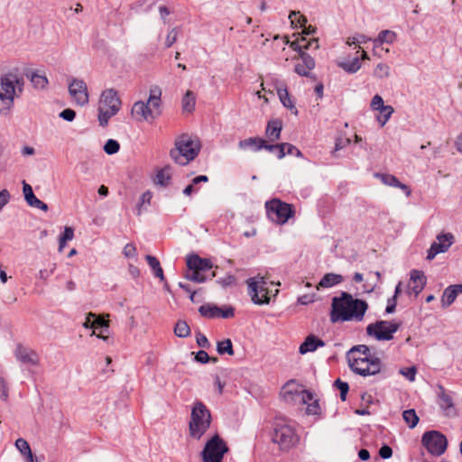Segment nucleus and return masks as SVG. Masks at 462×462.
I'll use <instances>...</instances> for the list:
<instances>
[{"label": "nucleus", "instance_id": "50", "mask_svg": "<svg viewBox=\"0 0 462 462\" xmlns=\"http://www.w3.org/2000/svg\"><path fill=\"white\" fill-rule=\"evenodd\" d=\"M55 269L56 263H51L49 269L45 268L40 270L38 274L39 279L47 280L54 273Z\"/></svg>", "mask_w": 462, "mask_h": 462}, {"label": "nucleus", "instance_id": "36", "mask_svg": "<svg viewBox=\"0 0 462 462\" xmlns=\"http://www.w3.org/2000/svg\"><path fill=\"white\" fill-rule=\"evenodd\" d=\"M174 334L179 337H187L190 335L189 326L184 320H179L174 328Z\"/></svg>", "mask_w": 462, "mask_h": 462}, {"label": "nucleus", "instance_id": "29", "mask_svg": "<svg viewBox=\"0 0 462 462\" xmlns=\"http://www.w3.org/2000/svg\"><path fill=\"white\" fill-rule=\"evenodd\" d=\"M171 179V168L165 166L159 170L154 178V183L162 187H166Z\"/></svg>", "mask_w": 462, "mask_h": 462}, {"label": "nucleus", "instance_id": "15", "mask_svg": "<svg viewBox=\"0 0 462 462\" xmlns=\"http://www.w3.org/2000/svg\"><path fill=\"white\" fill-rule=\"evenodd\" d=\"M69 93L77 105L83 106L88 103V91L84 80L72 79L69 84Z\"/></svg>", "mask_w": 462, "mask_h": 462}, {"label": "nucleus", "instance_id": "45", "mask_svg": "<svg viewBox=\"0 0 462 462\" xmlns=\"http://www.w3.org/2000/svg\"><path fill=\"white\" fill-rule=\"evenodd\" d=\"M23 192L24 195V199L28 204H30L36 198L32 191V186L26 183L24 180L23 181Z\"/></svg>", "mask_w": 462, "mask_h": 462}, {"label": "nucleus", "instance_id": "40", "mask_svg": "<svg viewBox=\"0 0 462 462\" xmlns=\"http://www.w3.org/2000/svg\"><path fill=\"white\" fill-rule=\"evenodd\" d=\"M185 278L189 281L199 283L204 282L206 281L205 275L200 273V271H197L195 269H189V271L185 273Z\"/></svg>", "mask_w": 462, "mask_h": 462}, {"label": "nucleus", "instance_id": "19", "mask_svg": "<svg viewBox=\"0 0 462 462\" xmlns=\"http://www.w3.org/2000/svg\"><path fill=\"white\" fill-rule=\"evenodd\" d=\"M274 89L277 92V95L282 102V104L291 109L294 115L298 114V110L291 102L290 98V95L286 87V84L283 81H281L277 79L273 80Z\"/></svg>", "mask_w": 462, "mask_h": 462}, {"label": "nucleus", "instance_id": "52", "mask_svg": "<svg viewBox=\"0 0 462 462\" xmlns=\"http://www.w3.org/2000/svg\"><path fill=\"white\" fill-rule=\"evenodd\" d=\"M123 254L126 258H134L136 256V247L134 244H127L123 249Z\"/></svg>", "mask_w": 462, "mask_h": 462}, {"label": "nucleus", "instance_id": "41", "mask_svg": "<svg viewBox=\"0 0 462 462\" xmlns=\"http://www.w3.org/2000/svg\"><path fill=\"white\" fill-rule=\"evenodd\" d=\"M420 420L419 416L417 415L414 409H409L406 410V425L413 429L417 426L418 422Z\"/></svg>", "mask_w": 462, "mask_h": 462}, {"label": "nucleus", "instance_id": "43", "mask_svg": "<svg viewBox=\"0 0 462 462\" xmlns=\"http://www.w3.org/2000/svg\"><path fill=\"white\" fill-rule=\"evenodd\" d=\"M116 114H112L111 110L104 109L98 106V121L101 126H106L109 119Z\"/></svg>", "mask_w": 462, "mask_h": 462}, {"label": "nucleus", "instance_id": "17", "mask_svg": "<svg viewBox=\"0 0 462 462\" xmlns=\"http://www.w3.org/2000/svg\"><path fill=\"white\" fill-rule=\"evenodd\" d=\"M121 99L114 88L105 89L100 96L98 106L111 110L112 114H117L121 108Z\"/></svg>", "mask_w": 462, "mask_h": 462}, {"label": "nucleus", "instance_id": "60", "mask_svg": "<svg viewBox=\"0 0 462 462\" xmlns=\"http://www.w3.org/2000/svg\"><path fill=\"white\" fill-rule=\"evenodd\" d=\"M10 199V193L7 189H2L0 191V211L8 203Z\"/></svg>", "mask_w": 462, "mask_h": 462}, {"label": "nucleus", "instance_id": "47", "mask_svg": "<svg viewBox=\"0 0 462 462\" xmlns=\"http://www.w3.org/2000/svg\"><path fill=\"white\" fill-rule=\"evenodd\" d=\"M389 73V67L386 64L379 63L374 70V76L379 79H383L386 76H388Z\"/></svg>", "mask_w": 462, "mask_h": 462}, {"label": "nucleus", "instance_id": "61", "mask_svg": "<svg viewBox=\"0 0 462 462\" xmlns=\"http://www.w3.org/2000/svg\"><path fill=\"white\" fill-rule=\"evenodd\" d=\"M95 328L100 327L102 328L107 329L109 328V320L104 319L101 317L94 318Z\"/></svg>", "mask_w": 462, "mask_h": 462}, {"label": "nucleus", "instance_id": "4", "mask_svg": "<svg viewBox=\"0 0 462 462\" xmlns=\"http://www.w3.org/2000/svg\"><path fill=\"white\" fill-rule=\"evenodd\" d=\"M211 421V413L207 406L200 401L195 402L189 422V436L194 439H200L209 429Z\"/></svg>", "mask_w": 462, "mask_h": 462}, {"label": "nucleus", "instance_id": "21", "mask_svg": "<svg viewBox=\"0 0 462 462\" xmlns=\"http://www.w3.org/2000/svg\"><path fill=\"white\" fill-rule=\"evenodd\" d=\"M427 278L422 271L411 270L410 274L409 290L416 297L425 287Z\"/></svg>", "mask_w": 462, "mask_h": 462}, {"label": "nucleus", "instance_id": "12", "mask_svg": "<svg viewBox=\"0 0 462 462\" xmlns=\"http://www.w3.org/2000/svg\"><path fill=\"white\" fill-rule=\"evenodd\" d=\"M265 207L269 217L279 224H284L292 215L291 206L279 199L266 202Z\"/></svg>", "mask_w": 462, "mask_h": 462}, {"label": "nucleus", "instance_id": "64", "mask_svg": "<svg viewBox=\"0 0 462 462\" xmlns=\"http://www.w3.org/2000/svg\"><path fill=\"white\" fill-rule=\"evenodd\" d=\"M96 318V314L89 312L86 318L85 322L83 323V327L85 328H95L94 319H92Z\"/></svg>", "mask_w": 462, "mask_h": 462}, {"label": "nucleus", "instance_id": "35", "mask_svg": "<svg viewBox=\"0 0 462 462\" xmlns=\"http://www.w3.org/2000/svg\"><path fill=\"white\" fill-rule=\"evenodd\" d=\"M375 176L377 178H379L381 180V181L383 183H384L385 185L392 186V187H399L402 189H404V184H402L398 180V179H396V177H394L393 175H391V174H378L377 173Z\"/></svg>", "mask_w": 462, "mask_h": 462}, {"label": "nucleus", "instance_id": "28", "mask_svg": "<svg viewBox=\"0 0 462 462\" xmlns=\"http://www.w3.org/2000/svg\"><path fill=\"white\" fill-rule=\"evenodd\" d=\"M396 39V33L390 30H383L379 32L378 37L374 40V49L381 47L383 43L391 44Z\"/></svg>", "mask_w": 462, "mask_h": 462}, {"label": "nucleus", "instance_id": "46", "mask_svg": "<svg viewBox=\"0 0 462 462\" xmlns=\"http://www.w3.org/2000/svg\"><path fill=\"white\" fill-rule=\"evenodd\" d=\"M335 386L340 391L341 400L345 401L346 398L347 392L349 390L348 383L341 381L340 379H337L335 381Z\"/></svg>", "mask_w": 462, "mask_h": 462}, {"label": "nucleus", "instance_id": "63", "mask_svg": "<svg viewBox=\"0 0 462 462\" xmlns=\"http://www.w3.org/2000/svg\"><path fill=\"white\" fill-rule=\"evenodd\" d=\"M31 207L39 208L43 211L48 210V205L44 203L43 201L40 200L39 199L35 198L30 204H28Z\"/></svg>", "mask_w": 462, "mask_h": 462}, {"label": "nucleus", "instance_id": "37", "mask_svg": "<svg viewBox=\"0 0 462 462\" xmlns=\"http://www.w3.org/2000/svg\"><path fill=\"white\" fill-rule=\"evenodd\" d=\"M217 351L219 355L227 354L229 356H233L234 349L232 341L229 338H227L223 341L217 342Z\"/></svg>", "mask_w": 462, "mask_h": 462}, {"label": "nucleus", "instance_id": "1", "mask_svg": "<svg viewBox=\"0 0 462 462\" xmlns=\"http://www.w3.org/2000/svg\"><path fill=\"white\" fill-rule=\"evenodd\" d=\"M367 309L368 304L365 300L355 299L350 293L342 291L340 296L332 299L330 321H361Z\"/></svg>", "mask_w": 462, "mask_h": 462}, {"label": "nucleus", "instance_id": "57", "mask_svg": "<svg viewBox=\"0 0 462 462\" xmlns=\"http://www.w3.org/2000/svg\"><path fill=\"white\" fill-rule=\"evenodd\" d=\"M0 398L3 401H7L8 399V387L7 383L3 377L0 376Z\"/></svg>", "mask_w": 462, "mask_h": 462}, {"label": "nucleus", "instance_id": "20", "mask_svg": "<svg viewBox=\"0 0 462 462\" xmlns=\"http://www.w3.org/2000/svg\"><path fill=\"white\" fill-rule=\"evenodd\" d=\"M300 58L301 61L295 65L294 71L300 76L310 77V71L315 68L314 59L306 52H300Z\"/></svg>", "mask_w": 462, "mask_h": 462}, {"label": "nucleus", "instance_id": "55", "mask_svg": "<svg viewBox=\"0 0 462 462\" xmlns=\"http://www.w3.org/2000/svg\"><path fill=\"white\" fill-rule=\"evenodd\" d=\"M320 411V407L319 402L317 400L313 401V402L309 403L306 410L307 414L309 415H317Z\"/></svg>", "mask_w": 462, "mask_h": 462}, {"label": "nucleus", "instance_id": "10", "mask_svg": "<svg viewBox=\"0 0 462 462\" xmlns=\"http://www.w3.org/2000/svg\"><path fill=\"white\" fill-rule=\"evenodd\" d=\"M282 394L286 402H295L307 404L313 400V394L295 383L289 381L282 387Z\"/></svg>", "mask_w": 462, "mask_h": 462}, {"label": "nucleus", "instance_id": "22", "mask_svg": "<svg viewBox=\"0 0 462 462\" xmlns=\"http://www.w3.org/2000/svg\"><path fill=\"white\" fill-rule=\"evenodd\" d=\"M459 293H462V284H455L447 287L444 290L441 304L443 308L450 306L457 297Z\"/></svg>", "mask_w": 462, "mask_h": 462}, {"label": "nucleus", "instance_id": "8", "mask_svg": "<svg viewBox=\"0 0 462 462\" xmlns=\"http://www.w3.org/2000/svg\"><path fill=\"white\" fill-rule=\"evenodd\" d=\"M248 294L252 301L257 305L268 304L270 302L267 281L263 276L257 275L246 281Z\"/></svg>", "mask_w": 462, "mask_h": 462}, {"label": "nucleus", "instance_id": "7", "mask_svg": "<svg viewBox=\"0 0 462 462\" xmlns=\"http://www.w3.org/2000/svg\"><path fill=\"white\" fill-rule=\"evenodd\" d=\"M229 448L226 443L218 434L211 437L200 452L202 462H223L225 455Z\"/></svg>", "mask_w": 462, "mask_h": 462}, {"label": "nucleus", "instance_id": "16", "mask_svg": "<svg viewBox=\"0 0 462 462\" xmlns=\"http://www.w3.org/2000/svg\"><path fill=\"white\" fill-rule=\"evenodd\" d=\"M199 312L202 317L207 319L223 318L229 319L234 317L235 309L231 306L218 307L215 304H204L199 309Z\"/></svg>", "mask_w": 462, "mask_h": 462}, {"label": "nucleus", "instance_id": "62", "mask_svg": "<svg viewBox=\"0 0 462 462\" xmlns=\"http://www.w3.org/2000/svg\"><path fill=\"white\" fill-rule=\"evenodd\" d=\"M379 455L382 458L387 459L392 457L393 450L389 446L384 445L379 449Z\"/></svg>", "mask_w": 462, "mask_h": 462}, {"label": "nucleus", "instance_id": "34", "mask_svg": "<svg viewBox=\"0 0 462 462\" xmlns=\"http://www.w3.org/2000/svg\"><path fill=\"white\" fill-rule=\"evenodd\" d=\"M196 98L192 91L188 90L182 98V108L184 111L192 112L195 108Z\"/></svg>", "mask_w": 462, "mask_h": 462}, {"label": "nucleus", "instance_id": "59", "mask_svg": "<svg viewBox=\"0 0 462 462\" xmlns=\"http://www.w3.org/2000/svg\"><path fill=\"white\" fill-rule=\"evenodd\" d=\"M195 360L200 364H206L209 362L210 356L204 350H199L197 352L195 356Z\"/></svg>", "mask_w": 462, "mask_h": 462}, {"label": "nucleus", "instance_id": "5", "mask_svg": "<svg viewBox=\"0 0 462 462\" xmlns=\"http://www.w3.org/2000/svg\"><path fill=\"white\" fill-rule=\"evenodd\" d=\"M272 439L282 449H289L294 447L300 440L291 422L282 417H277L274 420Z\"/></svg>", "mask_w": 462, "mask_h": 462}, {"label": "nucleus", "instance_id": "44", "mask_svg": "<svg viewBox=\"0 0 462 462\" xmlns=\"http://www.w3.org/2000/svg\"><path fill=\"white\" fill-rule=\"evenodd\" d=\"M120 145L117 141L109 139L104 145V151L111 155L115 154L119 151Z\"/></svg>", "mask_w": 462, "mask_h": 462}, {"label": "nucleus", "instance_id": "53", "mask_svg": "<svg viewBox=\"0 0 462 462\" xmlns=\"http://www.w3.org/2000/svg\"><path fill=\"white\" fill-rule=\"evenodd\" d=\"M178 32L175 28L171 29L165 40V45L167 48H170L176 41H177Z\"/></svg>", "mask_w": 462, "mask_h": 462}, {"label": "nucleus", "instance_id": "24", "mask_svg": "<svg viewBox=\"0 0 462 462\" xmlns=\"http://www.w3.org/2000/svg\"><path fill=\"white\" fill-rule=\"evenodd\" d=\"M187 266L189 269L197 271H208L212 268V263L208 259L201 258L199 255H191L187 259Z\"/></svg>", "mask_w": 462, "mask_h": 462}, {"label": "nucleus", "instance_id": "30", "mask_svg": "<svg viewBox=\"0 0 462 462\" xmlns=\"http://www.w3.org/2000/svg\"><path fill=\"white\" fill-rule=\"evenodd\" d=\"M145 258H146V261H147L149 266L153 271L154 276L157 278H160L161 281H163L164 280L163 271H162V268L161 266L159 260L155 256H152L150 254L146 255Z\"/></svg>", "mask_w": 462, "mask_h": 462}, {"label": "nucleus", "instance_id": "49", "mask_svg": "<svg viewBox=\"0 0 462 462\" xmlns=\"http://www.w3.org/2000/svg\"><path fill=\"white\" fill-rule=\"evenodd\" d=\"M306 42V38L305 37H301L300 39H297L291 42H290V47L296 51H299V55L300 54V52H304L302 50L304 49V42Z\"/></svg>", "mask_w": 462, "mask_h": 462}, {"label": "nucleus", "instance_id": "38", "mask_svg": "<svg viewBox=\"0 0 462 462\" xmlns=\"http://www.w3.org/2000/svg\"><path fill=\"white\" fill-rule=\"evenodd\" d=\"M15 447L23 455L26 456L31 461H32V453L30 445L24 439L20 438L16 439Z\"/></svg>", "mask_w": 462, "mask_h": 462}, {"label": "nucleus", "instance_id": "42", "mask_svg": "<svg viewBox=\"0 0 462 462\" xmlns=\"http://www.w3.org/2000/svg\"><path fill=\"white\" fill-rule=\"evenodd\" d=\"M289 18L291 19L292 25L299 24L300 27L305 26L308 22L307 18L300 14L299 11H291Z\"/></svg>", "mask_w": 462, "mask_h": 462}, {"label": "nucleus", "instance_id": "51", "mask_svg": "<svg viewBox=\"0 0 462 462\" xmlns=\"http://www.w3.org/2000/svg\"><path fill=\"white\" fill-rule=\"evenodd\" d=\"M217 283H219L224 288L232 286L236 283V277L231 274H227L225 277L217 280Z\"/></svg>", "mask_w": 462, "mask_h": 462}, {"label": "nucleus", "instance_id": "32", "mask_svg": "<svg viewBox=\"0 0 462 462\" xmlns=\"http://www.w3.org/2000/svg\"><path fill=\"white\" fill-rule=\"evenodd\" d=\"M338 66L347 73H356L361 68V62L358 57L350 60L341 61Z\"/></svg>", "mask_w": 462, "mask_h": 462}, {"label": "nucleus", "instance_id": "14", "mask_svg": "<svg viewBox=\"0 0 462 462\" xmlns=\"http://www.w3.org/2000/svg\"><path fill=\"white\" fill-rule=\"evenodd\" d=\"M455 236L451 233H442L437 236L427 253V259L432 260L437 254L446 253L454 244Z\"/></svg>", "mask_w": 462, "mask_h": 462}, {"label": "nucleus", "instance_id": "58", "mask_svg": "<svg viewBox=\"0 0 462 462\" xmlns=\"http://www.w3.org/2000/svg\"><path fill=\"white\" fill-rule=\"evenodd\" d=\"M197 344L199 346L202 348H208L210 344L208 340L207 337L200 332H199L196 336Z\"/></svg>", "mask_w": 462, "mask_h": 462}, {"label": "nucleus", "instance_id": "25", "mask_svg": "<svg viewBox=\"0 0 462 462\" xmlns=\"http://www.w3.org/2000/svg\"><path fill=\"white\" fill-rule=\"evenodd\" d=\"M264 146V140L259 137H250L239 141L238 148L242 151L258 152Z\"/></svg>", "mask_w": 462, "mask_h": 462}, {"label": "nucleus", "instance_id": "54", "mask_svg": "<svg viewBox=\"0 0 462 462\" xmlns=\"http://www.w3.org/2000/svg\"><path fill=\"white\" fill-rule=\"evenodd\" d=\"M60 117L65 121L71 122L76 117V112L70 108H66L60 113Z\"/></svg>", "mask_w": 462, "mask_h": 462}, {"label": "nucleus", "instance_id": "26", "mask_svg": "<svg viewBox=\"0 0 462 462\" xmlns=\"http://www.w3.org/2000/svg\"><path fill=\"white\" fill-rule=\"evenodd\" d=\"M282 129V121L279 119H273L268 122L265 134L272 142H274L280 139Z\"/></svg>", "mask_w": 462, "mask_h": 462}, {"label": "nucleus", "instance_id": "6", "mask_svg": "<svg viewBox=\"0 0 462 462\" xmlns=\"http://www.w3.org/2000/svg\"><path fill=\"white\" fill-rule=\"evenodd\" d=\"M23 85V80L13 74L0 79V114L7 115L14 106L15 86Z\"/></svg>", "mask_w": 462, "mask_h": 462}, {"label": "nucleus", "instance_id": "3", "mask_svg": "<svg viewBox=\"0 0 462 462\" xmlns=\"http://www.w3.org/2000/svg\"><path fill=\"white\" fill-rule=\"evenodd\" d=\"M201 145L198 139L182 134L175 141V147L170 152L171 158L180 165H187L199 154Z\"/></svg>", "mask_w": 462, "mask_h": 462}, {"label": "nucleus", "instance_id": "56", "mask_svg": "<svg viewBox=\"0 0 462 462\" xmlns=\"http://www.w3.org/2000/svg\"><path fill=\"white\" fill-rule=\"evenodd\" d=\"M356 350L359 351L363 354L364 358H371L373 357L371 355L370 348L365 345H358L356 346H353V353L356 354Z\"/></svg>", "mask_w": 462, "mask_h": 462}, {"label": "nucleus", "instance_id": "9", "mask_svg": "<svg viewBox=\"0 0 462 462\" xmlns=\"http://www.w3.org/2000/svg\"><path fill=\"white\" fill-rule=\"evenodd\" d=\"M400 324L393 321L377 320L366 327L368 336L378 341H389L393 338V334L399 329Z\"/></svg>", "mask_w": 462, "mask_h": 462}, {"label": "nucleus", "instance_id": "27", "mask_svg": "<svg viewBox=\"0 0 462 462\" xmlns=\"http://www.w3.org/2000/svg\"><path fill=\"white\" fill-rule=\"evenodd\" d=\"M343 282V277L340 274L327 273L325 274L317 285V289L330 288Z\"/></svg>", "mask_w": 462, "mask_h": 462}, {"label": "nucleus", "instance_id": "33", "mask_svg": "<svg viewBox=\"0 0 462 462\" xmlns=\"http://www.w3.org/2000/svg\"><path fill=\"white\" fill-rule=\"evenodd\" d=\"M27 78H30V80L35 88L43 89L48 85L47 78L37 72H32L30 76L27 74Z\"/></svg>", "mask_w": 462, "mask_h": 462}, {"label": "nucleus", "instance_id": "2", "mask_svg": "<svg viewBox=\"0 0 462 462\" xmlns=\"http://www.w3.org/2000/svg\"><path fill=\"white\" fill-rule=\"evenodd\" d=\"M162 89L152 86L149 90L147 102L136 101L131 110L133 117L138 122L153 120L161 115Z\"/></svg>", "mask_w": 462, "mask_h": 462}, {"label": "nucleus", "instance_id": "31", "mask_svg": "<svg viewBox=\"0 0 462 462\" xmlns=\"http://www.w3.org/2000/svg\"><path fill=\"white\" fill-rule=\"evenodd\" d=\"M376 112L379 113L376 116V120L379 123L380 126L383 127L393 115V108L391 106L385 105L382 108H379Z\"/></svg>", "mask_w": 462, "mask_h": 462}, {"label": "nucleus", "instance_id": "18", "mask_svg": "<svg viewBox=\"0 0 462 462\" xmlns=\"http://www.w3.org/2000/svg\"><path fill=\"white\" fill-rule=\"evenodd\" d=\"M14 355L19 363L26 366H37L40 363L37 352L22 344H17Z\"/></svg>", "mask_w": 462, "mask_h": 462}, {"label": "nucleus", "instance_id": "48", "mask_svg": "<svg viewBox=\"0 0 462 462\" xmlns=\"http://www.w3.org/2000/svg\"><path fill=\"white\" fill-rule=\"evenodd\" d=\"M384 105L383 97L380 95H375L371 100L370 107L374 111H377L379 108H382Z\"/></svg>", "mask_w": 462, "mask_h": 462}, {"label": "nucleus", "instance_id": "23", "mask_svg": "<svg viewBox=\"0 0 462 462\" xmlns=\"http://www.w3.org/2000/svg\"><path fill=\"white\" fill-rule=\"evenodd\" d=\"M325 342L314 335L308 336L304 342L300 346L299 351L301 355L315 351L319 346H324Z\"/></svg>", "mask_w": 462, "mask_h": 462}, {"label": "nucleus", "instance_id": "39", "mask_svg": "<svg viewBox=\"0 0 462 462\" xmlns=\"http://www.w3.org/2000/svg\"><path fill=\"white\" fill-rule=\"evenodd\" d=\"M350 143H351L350 138L343 136V135L337 136L336 138V141H335L334 151L332 152L333 156L337 157V152L338 151H340L341 149H343V148L346 147L347 145H349Z\"/></svg>", "mask_w": 462, "mask_h": 462}, {"label": "nucleus", "instance_id": "11", "mask_svg": "<svg viewBox=\"0 0 462 462\" xmlns=\"http://www.w3.org/2000/svg\"><path fill=\"white\" fill-rule=\"evenodd\" d=\"M423 445L432 455H442L448 445L446 437L439 431L431 430L423 434L421 439Z\"/></svg>", "mask_w": 462, "mask_h": 462}, {"label": "nucleus", "instance_id": "13", "mask_svg": "<svg viewBox=\"0 0 462 462\" xmlns=\"http://www.w3.org/2000/svg\"><path fill=\"white\" fill-rule=\"evenodd\" d=\"M349 366L353 372L362 376L374 375L380 372L381 361L377 357L354 358Z\"/></svg>", "mask_w": 462, "mask_h": 462}]
</instances>
